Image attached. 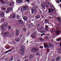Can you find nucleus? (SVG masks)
Here are the masks:
<instances>
[{
  "label": "nucleus",
  "instance_id": "nucleus-1",
  "mask_svg": "<svg viewBox=\"0 0 61 61\" xmlns=\"http://www.w3.org/2000/svg\"><path fill=\"white\" fill-rule=\"evenodd\" d=\"M58 20H56L55 22V24H56L55 26L56 27V30L57 29H59L60 26L61 25L60 22H61V20H60V18L59 17L56 18Z\"/></svg>",
  "mask_w": 61,
  "mask_h": 61
},
{
  "label": "nucleus",
  "instance_id": "nucleus-2",
  "mask_svg": "<svg viewBox=\"0 0 61 61\" xmlns=\"http://www.w3.org/2000/svg\"><path fill=\"white\" fill-rule=\"evenodd\" d=\"M7 25H8V23L6 22H5L4 23L3 25H1L0 28L2 30H4L5 27H7Z\"/></svg>",
  "mask_w": 61,
  "mask_h": 61
},
{
  "label": "nucleus",
  "instance_id": "nucleus-3",
  "mask_svg": "<svg viewBox=\"0 0 61 61\" xmlns=\"http://www.w3.org/2000/svg\"><path fill=\"white\" fill-rule=\"evenodd\" d=\"M31 50L32 53H35L38 51V48L36 47L33 48L31 49Z\"/></svg>",
  "mask_w": 61,
  "mask_h": 61
},
{
  "label": "nucleus",
  "instance_id": "nucleus-4",
  "mask_svg": "<svg viewBox=\"0 0 61 61\" xmlns=\"http://www.w3.org/2000/svg\"><path fill=\"white\" fill-rule=\"evenodd\" d=\"M31 10L32 11V12L31 13L32 15H33V14H34V12L35 14L37 13L36 8H35V7H33L32 9H31Z\"/></svg>",
  "mask_w": 61,
  "mask_h": 61
},
{
  "label": "nucleus",
  "instance_id": "nucleus-5",
  "mask_svg": "<svg viewBox=\"0 0 61 61\" xmlns=\"http://www.w3.org/2000/svg\"><path fill=\"white\" fill-rule=\"evenodd\" d=\"M37 33V32L36 31L33 32V34L31 35V37H32V38L33 39H34V38H35L36 37V35Z\"/></svg>",
  "mask_w": 61,
  "mask_h": 61
},
{
  "label": "nucleus",
  "instance_id": "nucleus-6",
  "mask_svg": "<svg viewBox=\"0 0 61 61\" xmlns=\"http://www.w3.org/2000/svg\"><path fill=\"white\" fill-rule=\"evenodd\" d=\"M44 46V47L45 48H47V49H48L51 46V45L50 44H49L48 45L46 43H44L43 44Z\"/></svg>",
  "mask_w": 61,
  "mask_h": 61
},
{
  "label": "nucleus",
  "instance_id": "nucleus-7",
  "mask_svg": "<svg viewBox=\"0 0 61 61\" xmlns=\"http://www.w3.org/2000/svg\"><path fill=\"white\" fill-rule=\"evenodd\" d=\"M9 33L8 32H5L2 35V36L4 37H6V36L8 37Z\"/></svg>",
  "mask_w": 61,
  "mask_h": 61
},
{
  "label": "nucleus",
  "instance_id": "nucleus-8",
  "mask_svg": "<svg viewBox=\"0 0 61 61\" xmlns=\"http://www.w3.org/2000/svg\"><path fill=\"white\" fill-rule=\"evenodd\" d=\"M11 8V7H9L7 9V10L6 11V14H8V13H10V12L13 10Z\"/></svg>",
  "mask_w": 61,
  "mask_h": 61
},
{
  "label": "nucleus",
  "instance_id": "nucleus-9",
  "mask_svg": "<svg viewBox=\"0 0 61 61\" xmlns=\"http://www.w3.org/2000/svg\"><path fill=\"white\" fill-rule=\"evenodd\" d=\"M27 8V6H23L21 8V11H25Z\"/></svg>",
  "mask_w": 61,
  "mask_h": 61
},
{
  "label": "nucleus",
  "instance_id": "nucleus-10",
  "mask_svg": "<svg viewBox=\"0 0 61 61\" xmlns=\"http://www.w3.org/2000/svg\"><path fill=\"white\" fill-rule=\"evenodd\" d=\"M44 23L45 24H46L47 25H48L50 24L48 20L47 19L45 20Z\"/></svg>",
  "mask_w": 61,
  "mask_h": 61
},
{
  "label": "nucleus",
  "instance_id": "nucleus-11",
  "mask_svg": "<svg viewBox=\"0 0 61 61\" xmlns=\"http://www.w3.org/2000/svg\"><path fill=\"white\" fill-rule=\"evenodd\" d=\"M40 15H37L35 16L36 18V20H38L39 18H40Z\"/></svg>",
  "mask_w": 61,
  "mask_h": 61
},
{
  "label": "nucleus",
  "instance_id": "nucleus-12",
  "mask_svg": "<svg viewBox=\"0 0 61 61\" xmlns=\"http://www.w3.org/2000/svg\"><path fill=\"white\" fill-rule=\"evenodd\" d=\"M23 0H17L16 2L18 4H21L23 2Z\"/></svg>",
  "mask_w": 61,
  "mask_h": 61
},
{
  "label": "nucleus",
  "instance_id": "nucleus-13",
  "mask_svg": "<svg viewBox=\"0 0 61 61\" xmlns=\"http://www.w3.org/2000/svg\"><path fill=\"white\" fill-rule=\"evenodd\" d=\"M46 4L44 3H43L41 4V6L43 8V9H45V8L46 7Z\"/></svg>",
  "mask_w": 61,
  "mask_h": 61
},
{
  "label": "nucleus",
  "instance_id": "nucleus-14",
  "mask_svg": "<svg viewBox=\"0 0 61 61\" xmlns=\"http://www.w3.org/2000/svg\"><path fill=\"white\" fill-rule=\"evenodd\" d=\"M60 31L59 30H57L56 31V33L57 36H59V35L60 34Z\"/></svg>",
  "mask_w": 61,
  "mask_h": 61
},
{
  "label": "nucleus",
  "instance_id": "nucleus-15",
  "mask_svg": "<svg viewBox=\"0 0 61 61\" xmlns=\"http://www.w3.org/2000/svg\"><path fill=\"white\" fill-rule=\"evenodd\" d=\"M19 30L17 29L16 30L15 34L16 36H18V35H19Z\"/></svg>",
  "mask_w": 61,
  "mask_h": 61
},
{
  "label": "nucleus",
  "instance_id": "nucleus-16",
  "mask_svg": "<svg viewBox=\"0 0 61 61\" xmlns=\"http://www.w3.org/2000/svg\"><path fill=\"white\" fill-rule=\"evenodd\" d=\"M20 48H21L23 50H25V46L24 45H22L20 47Z\"/></svg>",
  "mask_w": 61,
  "mask_h": 61
},
{
  "label": "nucleus",
  "instance_id": "nucleus-17",
  "mask_svg": "<svg viewBox=\"0 0 61 61\" xmlns=\"http://www.w3.org/2000/svg\"><path fill=\"white\" fill-rule=\"evenodd\" d=\"M20 39L19 38H17L15 39V41H16V42H17L18 43H20Z\"/></svg>",
  "mask_w": 61,
  "mask_h": 61
},
{
  "label": "nucleus",
  "instance_id": "nucleus-18",
  "mask_svg": "<svg viewBox=\"0 0 61 61\" xmlns=\"http://www.w3.org/2000/svg\"><path fill=\"white\" fill-rule=\"evenodd\" d=\"M18 22L20 24H22V25H23V21L21 20H19L18 21Z\"/></svg>",
  "mask_w": 61,
  "mask_h": 61
},
{
  "label": "nucleus",
  "instance_id": "nucleus-19",
  "mask_svg": "<svg viewBox=\"0 0 61 61\" xmlns=\"http://www.w3.org/2000/svg\"><path fill=\"white\" fill-rule=\"evenodd\" d=\"M60 57L59 56H57L56 59V61H59V60H60Z\"/></svg>",
  "mask_w": 61,
  "mask_h": 61
},
{
  "label": "nucleus",
  "instance_id": "nucleus-20",
  "mask_svg": "<svg viewBox=\"0 0 61 61\" xmlns=\"http://www.w3.org/2000/svg\"><path fill=\"white\" fill-rule=\"evenodd\" d=\"M23 19H24V21H26L27 20V18L26 16H24L23 17Z\"/></svg>",
  "mask_w": 61,
  "mask_h": 61
},
{
  "label": "nucleus",
  "instance_id": "nucleus-21",
  "mask_svg": "<svg viewBox=\"0 0 61 61\" xmlns=\"http://www.w3.org/2000/svg\"><path fill=\"white\" fill-rule=\"evenodd\" d=\"M1 16L2 17H4V15H5V13L4 12H2L1 13Z\"/></svg>",
  "mask_w": 61,
  "mask_h": 61
},
{
  "label": "nucleus",
  "instance_id": "nucleus-22",
  "mask_svg": "<svg viewBox=\"0 0 61 61\" xmlns=\"http://www.w3.org/2000/svg\"><path fill=\"white\" fill-rule=\"evenodd\" d=\"M45 29H46V30L47 31H49V30H48V27L47 25H46V26Z\"/></svg>",
  "mask_w": 61,
  "mask_h": 61
},
{
  "label": "nucleus",
  "instance_id": "nucleus-23",
  "mask_svg": "<svg viewBox=\"0 0 61 61\" xmlns=\"http://www.w3.org/2000/svg\"><path fill=\"white\" fill-rule=\"evenodd\" d=\"M14 5V3L13 2H11L10 4L9 5L10 6H13Z\"/></svg>",
  "mask_w": 61,
  "mask_h": 61
},
{
  "label": "nucleus",
  "instance_id": "nucleus-24",
  "mask_svg": "<svg viewBox=\"0 0 61 61\" xmlns=\"http://www.w3.org/2000/svg\"><path fill=\"white\" fill-rule=\"evenodd\" d=\"M12 51V49H10L8 51H6L5 52V54H6L8 52H10V51Z\"/></svg>",
  "mask_w": 61,
  "mask_h": 61
},
{
  "label": "nucleus",
  "instance_id": "nucleus-25",
  "mask_svg": "<svg viewBox=\"0 0 61 61\" xmlns=\"http://www.w3.org/2000/svg\"><path fill=\"white\" fill-rule=\"evenodd\" d=\"M16 17H17V19H19L20 17V16L19 15H16Z\"/></svg>",
  "mask_w": 61,
  "mask_h": 61
},
{
  "label": "nucleus",
  "instance_id": "nucleus-26",
  "mask_svg": "<svg viewBox=\"0 0 61 61\" xmlns=\"http://www.w3.org/2000/svg\"><path fill=\"white\" fill-rule=\"evenodd\" d=\"M48 13H49V14H51V10L50 8H49L48 9Z\"/></svg>",
  "mask_w": 61,
  "mask_h": 61
},
{
  "label": "nucleus",
  "instance_id": "nucleus-27",
  "mask_svg": "<svg viewBox=\"0 0 61 61\" xmlns=\"http://www.w3.org/2000/svg\"><path fill=\"white\" fill-rule=\"evenodd\" d=\"M39 40L41 41H44V39H43L42 38H39Z\"/></svg>",
  "mask_w": 61,
  "mask_h": 61
},
{
  "label": "nucleus",
  "instance_id": "nucleus-28",
  "mask_svg": "<svg viewBox=\"0 0 61 61\" xmlns=\"http://www.w3.org/2000/svg\"><path fill=\"white\" fill-rule=\"evenodd\" d=\"M55 31V29H51V30H50L51 32H54Z\"/></svg>",
  "mask_w": 61,
  "mask_h": 61
},
{
  "label": "nucleus",
  "instance_id": "nucleus-29",
  "mask_svg": "<svg viewBox=\"0 0 61 61\" xmlns=\"http://www.w3.org/2000/svg\"><path fill=\"white\" fill-rule=\"evenodd\" d=\"M11 17L12 18H15V14H13L12 15Z\"/></svg>",
  "mask_w": 61,
  "mask_h": 61
},
{
  "label": "nucleus",
  "instance_id": "nucleus-30",
  "mask_svg": "<svg viewBox=\"0 0 61 61\" xmlns=\"http://www.w3.org/2000/svg\"><path fill=\"white\" fill-rule=\"evenodd\" d=\"M24 50L23 49H20L19 51V52L20 53H21V52H23V51H24Z\"/></svg>",
  "mask_w": 61,
  "mask_h": 61
},
{
  "label": "nucleus",
  "instance_id": "nucleus-31",
  "mask_svg": "<svg viewBox=\"0 0 61 61\" xmlns=\"http://www.w3.org/2000/svg\"><path fill=\"white\" fill-rule=\"evenodd\" d=\"M46 5H47L48 6H50V5H51V4H50V3L48 2H46Z\"/></svg>",
  "mask_w": 61,
  "mask_h": 61
},
{
  "label": "nucleus",
  "instance_id": "nucleus-32",
  "mask_svg": "<svg viewBox=\"0 0 61 61\" xmlns=\"http://www.w3.org/2000/svg\"><path fill=\"white\" fill-rule=\"evenodd\" d=\"M33 57H34V55L33 54L31 55L30 56V58L31 59Z\"/></svg>",
  "mask_w": 61,
  "mask_h": 61
},
{
  "label": "nucleus",
  "instance_id": "nucleus-33",
  "mask_svg": "<svg viewBox=\"0 0 61 61\" xmlns=\"http://www.w3.org/2000/svg\"><path fill=\"white\" fill-rule=\"evenodd\" d=\"M15 56H12L11 57L10 60L11 61H12L13 60V57H14Z\"/></svg>",
  "mask_w": 61,
  "mask_h": 61
},
{
  "label": "nucleus",
  "instance_id": "nucleus-34",
  "mask_svg": "<svg viewBox=\"0 0 61 61\" xmlns=\"http://www.w3.org/2000/svg\"><path fill=\"white\" fill-rule=\"evenodd\" d=\"M56 9L55 8H51V12H53L54 11H55V10Z\"/></svg>",
  "mask_w": 61,
  "mask_h": 61
},
{
  "label": "nucleus",
  "instance_id": "nucleus-35",
  "mask_svg": "<svg viewBox=\"0 0 61 61\" xmlns=\"http://www.w3.org/2000/svg\"><path fill=\"white\" fill-rule=\"evenodd\" d=\"M40 32L41 33H43L45 32V31L44 30H41L40 31Z\"/></svg>",
  "mask_w": 61,
  "mask_h": 61
},
{
  "label": "nucleus",
  "instance_id": "nucleus-36",
  "mask_svg": "<svg viewBox=\"0 0 61 61\" xmlns=\"http://www.w3.org/2000/svg\"><path fill=\"white\" fill-rule=\"evenodd\" d=\"M24 53H25V51H22V52L20 53L21 55H23L24 54Z\"/></svg>",
  "mask_w": 61,
  "mask_h": 61
},
{
  "label": "nucleus",
  "instance_id": "nucleus-37",
  "mask_svg": "<svg viewBox=\"0 0 61 61\" xmlns=\"http://www.w3.org/2000/svg\"><path fill=\"white\" fill-rule=\"evenodd\" d=\"M23 36V35L22 34H21V35H19L20 37V38H21Z\"/></svg>",
  "mask_w": 61,
  "mask_h": 61
},
{
  "label": "nucleus",
  "instance_id": "nucleus-38",
  "mask_svg": "<svg viewBox=\"0 0 61 61\" xmlns=\"http://www.w3.org/2000/svg\"><path fill=\"white\" fill-rule=\"evenodd\" d=\"M1 21L2 22H5V19H1Z\"/></svg>",
  "mask_w": 61,
  "mask_h": 61
},
{
  "label": "nucleus",
  "instance_id": "nucleus-39",
  "mask_svg": "<svg viewBox=\"0 0 61 61\" xmlns=\"http://www.w3.org/2000/svg\"><path fill=\"white\" fill-rule=\"evenodd\" d=\"M41 18H42V19H43L44 18V17L43 16V15L42 14L41 15Z\"/></svg>",
  "mask_w": 61,
  "mask_h": 61
},
{
  "label": "nucleus",
  "instance_id": "nucleus-40",
  "mask_svg": "<svg viewBox=\"0 0 61 61\" xmlns=\"http://www.w3.org/2000/svg\"><path fill=\"white\" fill-rule=\"evenodd\" d=\"M1 2L2 4V5H5V2L3 1H1Z\"/></svg>",
  "mask_w": 61,
  "mask_h": 61
},
{
  "label": "nucleus",
  "instance_id": "nucleus-41",
  "mask_svg": "<svg viewBox=\"0 0 61 61\" xmlns=\"http://www.w3.org/2000/svg\"><path fill=\"white\" fill-rule=\"evenodd\" d=\"M39 12L40 14H42V11L40 10H39Z\"/></svg>",
  "mask_w": 61,
  "mask_h": 61
},
{
  "label": "nucleus",
  "instance_id": "nucleus-42",
  "mask_svg": "<svg viewBox=\"0 0 61 61\" xmlns=\"http://www.w3.org/2000/svg\"><path fill=\"white\" fill-rule=\"evenodd\" d=\"M57 41H61V38H59L57 39Z\"/></svg>",
  "mask_w": 61,
  "mask_h": 61
},
{
  "label": "nucleus",
  "instance_id": "nucleus-43",
  "mask_svg": "<svg viewBox=\"0 0 61 61\" xmlns=\"http://www.w3.org/2000/svg\"><path fill=\"white\" fill-rule=\"evenodd\" d=\"M39 47L41 49V48H43V46H39Z\"/></svg>",
  "mask_w": 61,
  "mask_h": 61
},
{
  "label": "nucleus",
  "instance_id": "nucleus-44",
  "mask_svg": "<svg viewBox=\"0 0 61 61\" xmlns=\"http://www.w3.org/2000/svg\"><path fill=\"white\" fill-rule=\"evenodd\" d=\"M45 35V33H43L41 35V36H44Z\"/></svg>",
  "mask_w": 61,
  "mask_h": 61
},
{
  "label": "nucleus",
  "instance_id": "nucleus-45",
  "mask_svg": "<svg viewBox=\"0 0 61 61\" xmlns=\"http://www.w3.org/2000/svg\"><path fill=\"white\" fill-rule=\"evenodd\" d=\"M30 35V32H28L27 33V36H29Z\"/></svg>",
  "mask_w": 61,
  "mask_h": 61
},
{
  "label": "nucleus",
  "instance_id": "nucleus-46",
  "mask_svg": "<svg viewBox=\"0 0 61 61\" xmlns=\"http://www.w3.org/2000/svg\"><path fill=\"white\" fill-rule=\"evenodd\" d=\"M11 16H12V15H10V16H9L8 18L9 19H10L11 18Z\"/></svg>",
  "mask_w": 61,
  "mask_h": 61
},
{
  "label": "nucleus",
  "instance_id": "nucleus-47",
  "mask_svg": "<svg viewBox=\"0 0 61 61\" xmlns=\"http://www.w3.org/2000/svg\"><path fill=\"white\" fill-rule=\"evenodd\" d=\"M5 61H8V59L7 58H5Z\"/></svg>",
  "mask_w": 61,
  "mask_h": 61
},
{
  "label": "nucleus",
  "instance_id": "nucleus-48",
  "mask_svg": "<svg viewBox=\"0 0 61 61\" xmlns=\"http://www.w3.org/2000/svg\"><path fill=\"white\" fill-rule=\"evenodd\" d=\"M37 3L38 4H40V1H37Z\"/></svg>",
  "mask_w": 61,
  "mask_h": 61
},
{
  "label": "nucleus",
  "instance_id": "nucleus-49",
  "mask_svg": "<svg viewBox=\"0 0 61 61\" xmlns=\"http://www.w3.org/2000/svg\"><path fill=\"white\" fill-rule=\"evenodd\" d=\"M55 61V60L54 59H52L51 60V61Z\"/></svg>",
  "mask_w": 61,
  "mask_h": 61
},
{
  "label": "nucleus",
  "instance_id": "nucleus-50",
  "mask_svg": "<svg viewBox=\"0 0 61 61\" xmlns=\"http://www.w3.org/2000/svg\"><path fill=\"white\" fill-rule=\"evenodd\" d=\"M39 53H36V55L37 56H38L39 55Z\"/></svg>",
  "mask_w": 61,
  "mask_h": 61
},
{
  "label": "nucleus",
  "instance_id": "nucleus-51",
  "mask_svg": "<svg viewBox=\"0 0 61 61\" xmlns=\"http://www.w3.org/2000/svg\"><path fill=\"white\" fill-rule=\"evenodd\" d=\"M11 27L10 26H9L8 28V29H11Z\"/></svg>",
  "mask_w": 61,
  "mask_h": 61
},
{
  "label": "nucleus",
  "instance_id": "nucleus-52",
  "mask_svg": "<svg viewBox=\"0 0 61 61\" xmlns=\"http://www.w3.org/2000/svg\"><path fill=\"white\" fill-rule=\"evenodd\" d=\"M14 60L15 61H16V60H17V59L15 57L14 59Z\"/></svg>",
  "mask_w": 61,
  "mask_h": 61
},
{
  "label": "nucleus",
  "instance_id": "nucleus-53",
  "mask_svg": "<svg viewBox=\"0 0 61 61\" xmlns=\"http://www.w3.org/2000/svg\"><path fill=\"white\" fill-rule=\"evenodd\" d=\"M4 57H2L1 58V60H3V59H4Z\"/></svg>",
  "mask_w": 61,
  "mask_h": 61
},
{
  "label": "nucleus",
  "instance_id": "nucleus-54",
  "mask_svg": "<svg viewBox=\"0 0 61 61\" xmlns=\"http://www.w3.org/2000/svg\"><path fill=\"white\" fill-rule=\"evenodd\" d=\"M2 10H6V9H5V8H3L2 9Z\"/></svg>",
  "mask_w": 61,
  "mask_h": 61
},
{
  "label": "nucleus",
  "instance_id": "nucleus-55",
  "mask_svg": "<svg viewBox=\"0 0 61 61\" xmlns=\"http://www.w3.org/2000/svg\"><path fill=\"white\" fill-rule=\"evenodd\" d=\"M26 1L27 2H29V0H26Z\"/></svg>",
  "mask_w": 61,
  "mask_h": 61
},
{
  "label": "nucleus",
  "instance_id": "nucleus-56",
  "mask_svg": "<svg viewBox=\"0 0 61 61\" xmlns=\"http://www.w3.org/2000/svg\"><path fill=\"white\" fill-rule=\"evenodd\" d=\"M57 3H58V4H59V3H60V2H59V1L58 0H57Z\"/></svg>",
  "mask_w": 61,
  "mask_h": 61
},
{
  "label": "nucleus",
  "instance_id": "nucleus-57",
  "mask_svg": "<svg viewBox=\"0 0 61 61\" xmlns=\"http://www.w3.org/2000/svg\"><path fill=\"white\" fill-rule=\"evenodd\" d=\"M23 29L24 30V31H26V29H25V28H24Z\"/></svg>",
  "mask_w": 61,
  "mask_h": 61
},
{
  "label": "nucleus",
  "instance_id": "nucleus-58",
  "mask_svg": "<svg viewBox=\"0 0 61 61\" xmlns=\"http://www.w3.org/2000/svg\"><path fill=\"white\" fill-rule=\"evenodd\" d=\"M46 39H49V38H48V37H46Z\"/></svg>",
  "mask_w": 61,
  "mask_h": 61
},
{
  "label": "nucleus",
  "instance_id": "nucleus-59",
  "mask_svg": "<svg viewBox=\"0 0 61 61\" xmlns=\"http://www.w3.org/2000/svg\"><path fill=\"white\" fill-rule=\"evenodd\" d=\"M47 51L48 52V51H49V49H47Z\"/></svg>",
  "mask_w": 61,
  "mask_h": 61
},
{
  "label": "nucleus",
  "instance_id": "nucleus-60",
  "mask_svg": "<svg viewBox=\"0 0 61 61\" xmlns=\"http://www.w3.org/2000/svg\"><path fill=\"white\" fill-rule=\"evenodd\" d=\"M3 31H2L1 32V35H2V34H3Z\"/></svg>",
  "mask_w": 61,
  "mask_h": 61
},
{
  "label": "nucleus",
  "instance_id": "nucleus-61",
  "mask_svg": "<svg viewBox=\"0 0 61 61\" xmlns=\"http://www.w3.org/2000/svg\"><path fill=\"white\" fill-rule=\"evenodd\" d=\"M24 61H28V60L27 59H26Z\"/></svg>",
  "mask_w": 61,
  "mask_h": 61
},
{
  "label": "nucleus",
  "instance_id": "nucleus-62",
  "mask_svg": "<svg viewBox=\"0 0 61 61\" xmlns=\"http://www.w3.org/2000/svg\"><path fill=\"white\" fill-rule=\"evenodd\" d=\"M55 8V7H54L53 6H52L51 7V8Z\"/></svg>",
  "mask_w": 61,
  "mask_h": 61
},
{
  "label": "nucleus",
  "instance_id": "nucleus-63",
  "mask_svg": "<svg viewBox=\"0 0 61 61\" xmlns=\"http://www.w3.org/2000/svg\"><path fill=\"white\" fill-rule=\"evenodd\" d=\"M9 36L10 37H11L12 36V35H10Z\"/></svg>",
  "mask_w": 61,
  "mask_h": 61
},
{
  "label": "nucleus",
  "instance_id": "nucleus-64",
  "mask_svg": "<svg viewBox=\"0 0 61 61\" xmlns=\"http://www.w3.org/2000/svg\"><path fill=\"white\" fill-rule=\"evenodd\" d=\"M60 46H61V43H60Z\"/></svg>",
  "mask_w": 61,
  "mask_h": 61
}]
</instances>
